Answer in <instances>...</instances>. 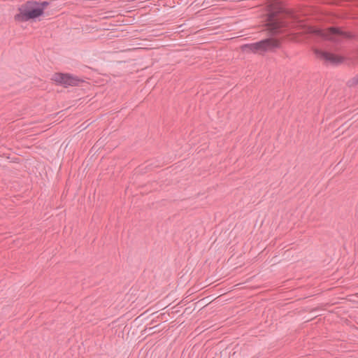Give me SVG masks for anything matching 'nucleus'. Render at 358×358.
<instances>
[{
	"label": "nucleus",
	"instance_id": "7ed1b4c3",
	"mask_svg": "<svg viewBox=\"0 0 358 358\" xmlns=\"http://www.w3.org/2000/svg\"><path fill=\"white\" fill-rule=\"evenodd\" d=\"M312 32L324 39L335 42L339 41L341 38H353L351 33L343 31L340 28L333 27L325 29H314Z\"/></svg>",
	"mask_w": 358,
	"mask_h": 358
},
{
	"label": "nucleus",
	"instance_id": "423d86ee",
	"mask_svg": "<svg viewBox=\"0 0 358 358\" xmlns=\"http://www.w3.org/2000/svg\"><path fill=\"white\" fill-rule=\"evenodd\" d=\"M315 53L319 58L324 59L327 62H329L333 64H338L344 61V58L343 57L330 52L321 50H316Z\"/></svg>",
	"mask_w": 358,
	"mask_h": 358
},
{
	"label": "nucleus",
	"instance_id": "39448f33",
	"mask_svg": "<svg viewBox=\"0 0 358 358\" xmlns=\"http://www.w3.org/2000/svg\"><path fill=\"white\" fill-rule=\"evenodd\" d=\"M52 80L57 84L67 87L69 86H78L83 80L77 76L69 73H56L52 76Z\"/></svg>",
	"mask_w": 358,
	"mask_h": 358
},
{
	"label": "nucleus",
	"instance_id": "9d476101",
	"mask_svg": "<svg viewBox=\"0 0 358 358\" xmlns=\"http://www.w3.org/2000/svg\"><path fill=\"white\" fill-rule=\"evenodd\" d=\"M357 56H358V50H357Z\"/></svg>",
	"mask_w": 358,
	"mask_h": 358
},
{
	"label": "nucleus",
	"instance_id": "6e6552de",
	"mask_svg": "<svg viewBox=\"0 0 358 358\" xmlns=\"http://www.w3.org/2000/svg\"><path fill=\"white\" fill-rule=\"evenodd\" d=\"M50 4V2L49 1H38V6L39 7V8H42V13L43 15L44 14V10L45 9V8Z\"/></svg>",
	"mask_w": 358,
	"mask_h": 358
},
{
	"label": "nucleus",
	"instance_id": "f257e3e1",
	"mask_svg": "<svg viewBox=\"0 0 358 358\" xmlns=\"http://www.w3.org/2000/svg\"><path fill=\"white\" fill-rule=\"evenodd\" d=\"M291 21H301L299 14L293 10H285L278 8L276 10H271L268 13V29L273 34H277L283 32L291 23Z\"/></svg>",
	"mask_w": 358,
	"mask_h": 358
},
{
	"label": "nucleus",
	"instance_id": "f03ea898",
	"mask_svg": "<svg viewBox=\"0 0 358 358\" xmlns=\"http://www.w3.org/2000/svg\"><path fill=\"white\" fill-rule=\"evenodd\" d=\"M14 19L17 22H23L34 20L41 15L42 8H39L37 1H28L18 8Z\"/></svg>",
	"mask_w": 358,
	"mask_h": 358
},
{
	"label": "nucleus",
	"instance_id": "1a4fd4ad",
	"mask_svg": "<svg viewBox=\"0 0 358 358\" xmlns=\"http://www.w3.org/2000/svg\"><path fill=\"white\" fill-rule=\"evenodd\" d=\"M241 48L244 50L245 49H246V44H243V45H241Z\"/></svg>",
	"mask_w": 358,
	"mask_h": 358
},
{
	"label": "nucleus",
	"instance_id": "0eeeda50",
	"mask_svg": "<svg viewBox=\"0 0 358 358\" xmlns=\"http://www.w3.org/2000/svg\"><path fill=\"white\" fill-rule=\"evenodd\" d=\"M358 85V74L348 81V85L354 87Z\"/></svg>",
	"mask_w": 358,
	"mask_h": 358
},
{
	"label": "nucleus",
	"instance_id": "20e7f679",
	"mask_svg": "<svg viewBox=\"0 0 358 358\" xmlns=\"http://www.w3.org/2000/svg\"><path fill=\"white\" fill-rule=\"evenodd\" d=\"M280 42L274 38H268L259 42L248 44V49L255 53L262 54L265 52H272L279 48Z\"/></svg>",
	"mask_w": 358,
	"mask_h": 358
}]
</instances>
